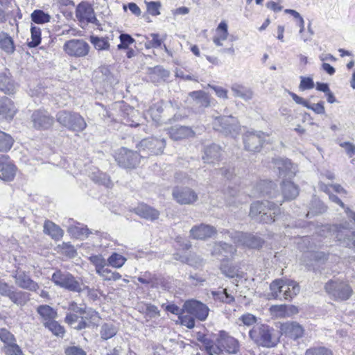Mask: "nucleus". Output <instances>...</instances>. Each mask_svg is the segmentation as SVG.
Here are the masks:
<instances>
[{"label": "nucleus", "instance_id": "f257e3e1", "mask_svg": "<svg viewBox=\"0 0 355 355\" xmlns=\"http://www.w3.org/2000/svg\"><path fill=\"white\" fill-rule=\"evenodd\" d=\"M197 340L209 355H221L223 352L235 354L239 351V343L234 337L225 331H220L216 340H213L208 334L198 332Z\"/></svg>", "mask_w": 355, "mask_h": 355}, {"label": "nucleus", "instance_id": "f03ea898", "mask_svg": "<svg viewBox=\"0 0 355 355\" xmlns=\"http://www.w3.org/2000/svg\"><path fill=\"white\" fill-rule=\"evenodd\" d=\"M274 166L279 171V176L285 178L282 181V190L284 199L292 200L299 193L298 188L292 182L288 180L295 174V167L291 160L284 158H276L273 160Z\"/></svg>", "mask_w": 355, "mask_h": 355}, {"label": "nucleus", "instance_id": "7ed1b4c3", "mask_svg": "<svg viewBox=\"0 0 355 355\" xmlns=\"http://www.w3.org/2000/svg\"><path fill=\"white\" fill-rule=\"evenodd\" d=\"M280 216L279 207L268 200L257 201L250 206V216L259 223L270 224L278 220Z\"/></svg>", "mask_w": 355, "mask_h": 355}, {"label": "nucleus", "instance_id": "20e7f679", "mask_svg": "<svg viewBox=\"0 0 355 355\" xmlns=\"http://www.w3.org/2000/svg\"><path fill=\"white\" fill-rule=\"evenodd\" d=\"M249 337L256 345L266 348L274 347L279 342L275 329L262 323L253 326L249 331Z\"/></svg>", "mask_w": 355, "mask_h": 355}, {"label": "nucleus", "instance_id": "39448f33", "mask_svg": "<svg viewBox=\"0 0 355 355\" xmlns=\"http://www.w3.org/2000/svg\"><path fill=\"white\" fill-rule=\"evenodd\" d=\"M56 120L62 127L76 132H83L87 125L79 113L71 111H59L56 114Z\"/></svg>", "mask_w": 355, "mask_h": 355}, {"label": "nucleus", "instance_id": "423d86ee", "mask_svg": "<svg viewBox=\"0 0 355 355\" xmlns=\"http://www.w3.org/2000/svg\"><path fill=\"white\" fill-rule=\"evenodd\" d=\"M212 125L215 130L233 137L239 135L241 130L238 119L232 115L216 116Z\"/></svg>", "mask_w": 355, "mask_h": 355}, {"label": "nucleus", "instance_id": "0eeeda50", "mask_svg": "<svg viewBox=\"0 0 355 355\" xmlns=\"http://www.w3.org/2000/svg\"><path fill=\"white\" fill-rule=\"evenodd\" d=\"M223 234H227L236 245H243L250 248H259L262 246L263 241L259 236L252 234L242 232L230 231L223 230Z\"/></svg>", "mask_w": 355, "mask_h": 355}, {"label": "nucleus", "instance_id": "6e6552de", "mask_svg": "<svg viewBox=\"0 0 355 355\" xmlns=\"http://www.w3.org/2000/svg\"><path fill=\"white\" fill-rule=\"evenodd\" d=\"M326 292L336 300H347L353 294V289L346 282L330 280L324 286Z\"/></svg>", "mask_w": 355, "mask_h": 355}, {"label": "nucleus", "instance_id": "1a4fd4ad", "mask_svg": "<svg viewBox=\"0 0 355 355\" xmlns=\"http://www.w3.org/2000/svg\"><path fill=\"white\" fill-rule=\"evenodd\" d=\"M166 146L164 139L155 137L146 138L141 140L138 146L139 153L141 158L150 155L161 154Z\"/></svg>", "mask_w": 355, "mask_h": 355}, {"label": "nucleus", "instance_id": "9d476101", "mask_svg": "<svg viewBox=\"0 0 355 355\" xmlns=\"http://www.w3.org/2000/svg\"><path fill=\"white\" fill-rule=\"evenodd\" d=\"M139 153L121 148L115 155V160L118 164L125 168H134L139 165L140 161Z\"/></svg>", "mask_w": 355, "mask_h": 355}, {"label": "nucleus", "instance_id": "9b49d317", "mask_svg": "<svg viewBox=\"0 0 355 355\" xmlns=\"http://www.w3.org/2000/svg\"><path fill=\"white\" fill-rule=\"evenodd\" d=\"M12 286L0 280V295L8 297L17 306L25 305L31 299L30 294L25 291H14Z\"/></svg>", "mask_w": 355, "mask_h": 355}, {"label": "nucleus", "instance_id": "f8f14e48", "mask_svg": "<svg viewBox=\"0 0 355 355\" xmlns=\"http://www.w3.org/2000/svg\"><path fill=\"white\" fill-rule=\"evenodd\" d=\"M89 45L83 40L73 39L65 42L64 50L69 56L80 58L86 56L89 51Z\"/></svg>", "mask_w": 355, "mask_h": 355}, {"label": "nucleus", "instance_id": "ddd939ff", "mask_svg": "<svg viewBox=\"0 0 355 355\" xmlns=\"http://www.w3.org/2000/svg\"><path fill=\"white\" fill-rule=\"evenodd\" d=\"M184 310L185 313H189L200 321H205L209 312V309L206 304L196 300H187L184 303Z\"/></svg>", "mask_w": 355, "mask_h": 355}, {"label": "nucleus", "instance_id": "4468645a", "mask_svg": "<svg viewBox=\"0 0 355 355\" xmlns=\"http://www.w3.org/2000/svg\"><path fill=\"white\" fill-rule=\"evenodd\" d=\"M266 137V135L262 131L247 132L243 136L245 149L250 152H259Z\"/></svg>", "mask_w": 355, "mask_h": 355}, {"label": "nucleus", "instance_id": "2eb2a0df", "mask_svg": "<svg viewBox=\"0 0 355 355\" xmlns=\"http://www.w3.org/2000/svg\"><path fill=\"white\" fill-rule=\"evenodd\" d=\"M33 126L37 130H46L54 123V118L45 110H35L31 117Z\"/></svg>", "mask_w": 355, "mask_h": 355}, {"label": "nucleus", "instance_id": "dca6fc26", "mask_svg": "<svg viewBox=\"0 0 355 355\" xmlns=\"http://www.w3.org/2000/svg\"><path fill=\"white\" fill-rule=\"evenodd\" d=\"M172 196L180 205H191L198 199L196 192L189 187H175L173 189Z\"/></svg>", "mask_w": 355, "mask_h": 355}, {"label": "nucleus", "instance_id": "f3484780", "mask_svg": "<svg viewBox=\"0 0 355 355\" xmlns=\"http://www.w3.org/2000/svg\"><path fill=\"white\" fill-rule=\"evenodd\" d=\"M76 16L79 21L87 22L100 26L99 21L96 17L92 6L87 2H81L76 9Z\"/></svg>", "mask_w": 355, "mask_h": 355}, {"label": "nucleus", "instance_id": "a211bd4d", "mask_svg": "<svg viewBox=\"0 0 355 355\" xmlns=\"http://www.w3.org/2000/svg\"><path fill=\"white\" fill-rule=\"evenodd\" d=\"M16 166L8 157H0V179L3 181H12L16 173Z\"/></svg>", "mask_w": 355, "mask_h": 355}, {"label": "nucleus", "instance_id": "6ab92c4d", "mask_svg": "<svg viewBox=\"0 0 355 355\" xmlns=\"http://www.w3.org/2000/svg\"><path fill=\"white\" fill-rule=\"evenodd\" d=\"M216 232V229L214 226L203 223L193 226L190 230V234L193 239L200 240L210 238Z\"/></svg>", "mask_w": 355, "mask_h": 355}, {"label": "nucleus", "instance_id": "aec40b11", "mask_svg": "<svg viewBox=\"0 0 355 355\" xmlns=\"http://www.w3.org/2000/svg\"><path fill=\"white\" fill-rule=\"evenodd\" d=\"M280 331L294 340L302 338L304 334L303 327L297 322H287L280 326Z\"/></svg>", "mask_w": 355, "mask_h": 355}, {"label": "nucleus", "instance_id": "412c9836", "mask_svg": "<svg viewBox=\"0 0 355 355\" xmlns=\"http://www.w3.org/2000/svg\"><path fill=\"white\" fill-rule=\"evenodd\" d=\"M15 282L19 288L33 292H37L40 286L29 275L24 272H18L14 276Z\"/></svg>", "mask_w": 355, "mask_h": 355}, {"label": "nucleus", "instance_id": "4be33fe9", "mask_svg": "<svg viewBox=\"0 0 355 355\" xmlns=\"http://www.w3.org/2000/svg\"><path fill=\"white\" fill-rule=\"evenodd\" d=\"M17 109L13 102L7 97L0 99V121L12 120L15 114Z\"/></svg>", "mask_w": 355, "mask_h": 355}, {"label": "nucleus", "instance_id": "5701e85b", "mask_svg": "<svg viewBox=\"0 0 355 355\" xmlns=\"http://www.w3.org/2000/svg\"><path fill=\"white\" fill-rule=\"evenodd\" d=\"M168 134L172 139L178 141L193 137L195 133L190 127L174 125L168 129Z\"/></svg>", "mask_w": 355, "mask_h": 355}, {"label": "nucleus", "instance_id": "b1692460", "mask_svg": "<svg viewBox=\"0 0 355 355\" xmlns=\"http://www.w3.org/2000/svg\"><path fill=\"white\" fill-rule=\"evenodd\" d=\"M288 279H275L270 285V296L274 299L284 300L286 296V288Z\"/></svg>", "mask_w": 355, "mask_h": 355}, {"label": "nucleus", "instance_id": "393cba45", "mask_svg": "<svg viewBox=\"0 0 355 355\" xmlns=\"http://www.w3.org/2000/svg\"><path fill=\"white\" fill-rule=\"evenodd\" d=\"M17 89V85L12 80L10 73L6 71L0 73V90L5 94H12Z\"/></svg>", "mask_w": 355, "mask_h": 355}, {"label": "nucleus", "instance_id": "a878e982", "mask_svg": "<svg viewBox=\"0 0 355 355\" xmlns=\"http://www.w3.org/2000/svg\"><path fill=\"white\" fill-rule=\"evenodd\" d=\"M134 211L140 217L150 220L157 219L159 216V212L157 209L146 204L139 205L135 208Z\"/></svg>", "mask_w": 355, "mask_h": 355}, {"label": "nucleus", "instance_id": "bb28decb", "mask_svg": "<svg viewBox=\"0 0 355 355\" xmlns=\"http://www.w3.org/2000/svg\"><path fill=\"white\" fill-rule=\"evenodd\" d=\"M220 155V146L216 144H212L205 148L202 159L206 163H214L215 162L219 160Z\"/></svg>", "mask_w": 355, "mask_h": 355}, {"label": "nucleus", "instance_id": "cd10ccee", "mask_svg": "<svg viewBox=\"0 0 355 355\" xmlns=\"http://www.w3.org/2000/svg\"><path fill=\"white\" fill-rule=\"evenodd\" d=\"M236 249L232 245L228 244L225 242L215 243L211 251L212 255H223L225 257H232Z\"/></svg>", "mask_w": 355, "mask_h": 355}, {"label": "nucleus", "instance_id": "c85d7f7f", "mask_svg": "<svg viewBox=\"0 0 355 355\" xmlns=\"http://www.w3.org/2000/svg\"><path fill=\"white\" fill-rule=\"evenodd\" d=\"M336 239L340 245L355 249V232L348 230H339L336 234Z\"/></svg>", "mask_w": 355, "mask_h": 355}, {"label": "nucleus", "instance_id": "c756f323", "mask_svg": "<svg viewBox=\"0 0 355 355\" xmlns=\"http://www.w3.org/2000/svg\"><path fill=\"white\" fill-rule=\"evenodd\" d=\"M64 289L68 290L71 292L75 293H82L83 291H87L89 293L90 291V288L87 286H84L81 284L76 278L72 275L70 274L69 277L67 278V283L64 287Z\"/></svg>", "mask_w": 355, "mask_h": 355}, {"label": "nucleus", "instance_id": "7c9ffc66", "mask_svg": "<svg viewBox=\"0 0 355 355\" xmlns=\"http://www.w3.org/2000/svg\"><path fill=\"white\" fill-rule=\"evenodd\" d=\"M231 89L234 96L241 98L245 101L251 100L253 97L252 90L242 85L234 83L232 85Z\"/></svg>", "mask_w": 355, "mask_h": 355}, {"label": "nucleus", "instance_id": "2f4dec72", "mask_svg": "<svg viewBox=\"0 0 355 355\" xmlns=\"http://www.w3.org/2000/svg\"><path fill=\"white\" fill-rule=\"evenodd\" d=\"M37 313L41 317L43 323L55 319L58 315L57 311L46 304L38 306Z\"/></svg>", "mask_w": 355, "mask_h": 355}, {"label": "nucleus", "instance_id": "473e14b6", "mask_svg": "<svg viewBox=\"0 0 355 355\" xmlns=\"http://www.w3.org/2000/svg\"><path fill=\"white\" fill-rule=\"evenodd\" d=\"M44 232L54 240H60L64 234L63 230L54 223L46 220L44 225Z\"/></svg>", "mask_w": 355, "mask_h": 355}, {"label": "nucleus", "instance_id": "72a5a7b5", "mask_svg": "<svg viewBox=\"0 0 355 355\" xmlns=\"http://www.w3.org/2000/svg\"><path fill=\"white\" fill-rule=\"evenodd\" d=\"M211 294L215 300H218L223 303L230 304L235 301L234 297L227 292V288L219 291H211Z\"/></svg>", "mask_w": 355, "mask_h": 355}, {"label": "nucleus", "instance_id": "f704fd0d", "mask_svg": "<svg viewBox=\"0 0 355 355\" xmlns=\"http://www.w3.org/2000/svg\"><path fill=\"white\" fill-rule=\"evenodd\" d=\"M0 49L7 53H12L15 51L13 40L7 33L0 34Z\"/></svg>", "mask_w": 355, "mask_h": 355}, {"label": "nucleus", "instance_id": "c9c22d12", "mask_svg": "<svg viewBox=\"0 0 355 355\" xmlns=\"http://www.w3.org/2000/svg\"><path fill=\"white\" fill-rule=\"evenodd\" d=\"M89 260L95 266V270L98 275L105 272L104 269L107 266V261L101 254L92 255L89 257Z\"/></svg>", "mask_w": 355, "mask_h": 355}, {"label": "nucleus", "instance_id": "e433bc0d", "mask_svg": "<svg viewBox=\"0 0 355 355\" xmlns=\"http://www.w3.org/2000/svg\"><path fill=\"white\" fill-rule=\"evenodd\" d=\"M70 274L69 272L58 270L52 275L51 281L55 285L64 288Z\"/></svg>", "mask_w": 355, "mask_h": 355}, {"label": "nucleus", "instance_id": "4c0bfd02", "mask_svg": "<svg viewBox=\"0 0 355 355\" xmlns=\"http://www.w3.org/2000/svg\"><path fill=\"white\" fill-rule=\"evenodd\" d=\"M70 274L69 272L58 270L52 275L51 281L55 285L64 288Z\"/></svg>", "mask_w": 355, "mask_h": 355}, {"label": "nucleus", "instance_id": "58836bf2", "mask_svg": "<svg viewBox=\"0 0 355 355\" xmlns=\"http://www.w3.org/2000/svg\"><path fill=\"white\" fill-rule=\"evenodd\" d=\"M117 333V329L113 324L104 323L100 331L101 338L103 340H108L114 337Z\"/></svg>", "mask_w": 355, "mask_h": 355}, {"label": "nucleus", "instance_id": "ea45409f", "mask_svg": "<svg viewBox=\"0 0 355 355\" xmlns=\"http://www.w3.org/2000/svg\"><path fill=\"white\" fill-rule=\"evenodd\" d=\"M83 314L84 315L82 317L84 318L90 325L97 326L101 318L96 311L91 308L87 309L85 306V312Z\"/></svg>", "mask_w": 355, "mask_h": 355}, {"label": "nucleus", "instance_id": "a19ab883", "mask_svg": "<svg viewBox=\"0 0 355 355\" xmlns=\"http://www.w3.org/2000/svg\"><path fill=\"white\" fill-rule=\"evenodd\" d=\"M286 286L288 288L286 290L288 292H286L284 300H291L300 293V287L298 283L291 279H288Z\"/></svg>", "mask_w": 355, "mask_h": 355}, {"label": "nucleus", "instance_id": "79ce46f5", "mask_svg": "<svg viewBox=\"0 0 355 355\" xmlns=\"http://www.w3.org/2000/svg\"><path fill=\"white\" fill-rule=\"evenodd\" d=\"M44 326L57 336L63 337L65 334L64 329L55 319L44 322Z\"/></svg>", "mask_w": 355, "mask_h": 355}, {"label": "nucleus", "instance_id": "37998d69", "mask_svg": "<svg viewBox=\"0 0 355 355\" xmlns=\"http://www.w3.org/2000/svg\"><path fill=\"white\" fill-rule=\"evenodd\" d=\"M13 144L12 137L6 132L0 130V152L9 150Z\"/></svg>", "mask_w": 355, "mask_h": 355}, {"label": "nucleus", "instance_id": "c03bdc74", "mask_svg": "<svg viewBox=\"0 0 355 355\" xmlns=\"http://www.w3.org/2000/svg\"><path fill=\"white\" fill-rule=\"evenodd\" d=\"M107 265L116 268H121L125 263L126 259L116 252L112 253L107 260Z\"/></svg>", "mask_w": 355, "mask_h": 355}, {"label": "nucleus", "instance_id": "a18cd8bd", "mask_svg": "<svg viewBox=\"0 0 355 355\" xmlns=\"http://www.w3.org/2000/svg\"><path fill=\"white\" fill-rule=\"evenodd\" d=\"M304 355H334V352L324 346H314L308 348Z\"/></svg>", "mask_w": 355, "mask_h": 355}, {"label": "nucleus", "instance_id": "49530a36", "mask_svg": "<svg viewBox=\"0 0 355 355\" xmlns=\"http://www.w3.org/2000/svg\"><path fill=\"white\" fill-rule=\"evenodd\" d=\"M51 16L42 10H35L31 14V19L36 24L47 23L51 19Z\"/></svg>", "mask_w": 355, "mask_h": 355}, {"label": "nucleus", "instance_id": "de8ad7c7", "mask_svg": "<svg viewBox=\"0 0 355 355\" xmlns=\"http://www.w3.org/2000/svg\"><path fill=\"white\" fill-rule=\"evenodd\" d=\"M31 41L28 42L31 48L37 46L41 42V30L39 27L32 26L31 28Z\"/></svg>", "mask_w": 355, "mask_h": 355}, {"label": "nucleus", "instance_id": "09e8293b", "mask_svg": "<svg viewBox=\"0 0 355 355\" xmlns=\"http://www.w3.org/2000/svg\"><path fill=\"white\" fill-rule=\"evenodd\" d=\"M90 41L94 46L95 49L98 51L108 50L110 48V43L107 38L92 36Z\"/></svg>", "mask_w": 355, "mask_h": 355}, {"label": "nucleus", "instance_id": "8fccbe9b", "mask_svg": "<svg viewBox=\"0 0 355 355\" xmlns=\"http://www.w3.org/2000/svg\"><path fill=\"white\" fill-rule=\"evenodd\" d=\"M150 35L152 37V40L146 42L145 43V47L146 49H158L162 47V43L166 39V35L163 36L162 38L159 37L157 33H151Z\"/></svg>", "mask_w": 355, "mask_h": 355}, {"label": "nucleus", "instance_id": "3c124183", "mask_svg": "<svg viewBox=\"0 0 355 355\" xmlns=\"http://www.w3.org/2000/svg\"><path fill=\"white\" fill-rule=\"evenodd\" d=\"M119 38L120 40V43L117 45L119 50L128 49L129 46L135 42V39L128 33H121Z\"/></svg>", "mask_w": 355, "mask_h": 355}, {"label": "nucleus", "instance_id": "603ef678", "mask_svg": "<svg viewBox=\"0 0 355 355\" xmlns=\"http://www.w3.org/2000/svg\"><path fill=\"white\" fill-rule=\"evenodd\" d=\"M92 178L95 182L104 185L106 187H110L112 185L110 177L107 174L102 172L93 173Z\"/></svg>", "mask_w": 355, "mask_h": 355}, {"label": "nucleus", "instance_id": "864d4df0", "mask_svg": "<svg viewBox=\"0 0 355 355\" xmlns=\"http://www.w3.org/2000/svg\"><path fill=\"white\" fill-rule=\"evenodd\" d=\"M68 232L75 237L87 236L92 232L87 227L71 225L68 227Z\"/></svg>", "mask_w": 355, "mask_h": 355}, {"label": "nucleus", "instance_id": "5fc2aeb1", "mask_svg": "<svg viewBox=\"0 0 355 355\" xmlns=\"http://www.w3.org/2000/svg\"><path fill=\"white\" fill-rule=\"evenodd\" d=\"M239 190L237 188L231 187L228 186L227 189L225 190L224 195L226 199V201L229 205H233L236 203V198L239 197Z\"/></svg>", "mask_w": 355, "mask_h": 355}, {"label": "nucleus", "instance_id": "6e6d98bb", "mask_svg": "<svg viewBox=\"0 0 355 355\" xmlns=\"http://www.w3.org/2000/svg\"><path fill=\"white\" fill-rule=\"evenodd\" d=\"M104 270L105 272L98 275L104 281H116L121 278V275L118 272L112 271L107 268Z\"/></svg>", "mask_w": 355, "mask_h": 355}, {"label": "nucleus", "instance_id": "4d7b16f0", "mask_svg": "<svg viewBox=\"0 0 355 355\" xmlns=\"http://www.w3.org/2000/svg\"><path fill=\"white\" fill-rule=\"evenodd\" d=\"M3 352L6 355H24L21 349L15 342L6 345L3 347Z\"/></svg>", "mask_w": 355, "mask_h": 355}, {"label": "nucleus", "instance_id": "13d9d810", "mask_svg": "<svg viewBox=\"0 0 355 355\" xmlns=\"http://www.w3.org/2000/svg\"><path fill=\"white\" fill-rule=\"evenodd\" d=\"M189 96L193 98L195 103L199 99H201L203 101L205 106H209L210 105L209 97L207 94L203 91H193L189 94Z\"/></svg>", "mask_w": 355, "mask_h": 355}, {"label": "nucleus", "instance_id": "bf43d9fd", "mask_svg": "<svg viewBox=\"0 0 355 355\" xmlns=\"http://www.w3.org/2000/svg\"><path fill=\"white\" fill-rule=\"evenodd\" d=\"M221 271L223 274L229 278L241 277V275H239V269L235 266H223L221 267Z\"/></svg>", "mask_w": 355, "mask_h": 355}, {"label": "nucleus", "instance_id": "052dcab7", "mask_svg": "<svg viewBox=\"0 0 355 355\" xmlns=\"http://www.w3.org/2000/svg\"><path fill=\"white\" fill-rule=\"evenodd\" d=\"M162 307H164L166 311L170 312L174 315H178L179 318L182 317V315L185 313V310H184V306L182 308H180L177 305L174 304H169L165 305L163 304L162 305Z\"/></svg>", "mask_w": 355, "mask_h": 355}, {"label": "nucleus", "instance_id": "680f3d73", "mask_svg": "<svg viewBox=\"0 0 355 355\" xmlns=\"http://www.w3.org/2000/svg\"><path fill=\"white\" fill-rule=\"evenodd\" d=\"M0 340L6 345H9L15 342V338L9 331L6 329L0 330Z\"/></svg>", "mask_w": 355, "mask_h": 355}, {"label": "nucleus", "instance_id": "e2e57ef3", "mask_svg": "<svg viewBox=\"0 0 355 355\" xmlns=\"http://www.w3.org/2000/svg\"><path fill=\"white\" fill-rule=\"evenodd\" d=\"M262 185H264L266 187V189L261 191V193H262L263 196L267 195V196H269L271 198H276L275 191H273V190H274L273 186L275 185V184L272 182H271V181L265 182L264 181L263 184H260L259 187H262Z\"/></svg>", "mask_w": 355, "mask_h": 355}, {"label": "nucleus", "instance_id": "0e129e2a", "mask_svg": "<svg viewBox=\"0 0 355 355\" xmlns=\"http://www.w3.org/2000/svg\"><path fill=\"white\" fill-rule=\"evenodd\" d=\"M59 247L64 252V253L69 257H75L77 254L74 247L69 243L63 242L61 245H59Z\"/></svg>", "mask_w": 355, "mask_h": 355}, {"label": "nucleus", "instance_id": "69168bd1", "mask_svg": "<svg viewBox=\"0 0 355 355\" xmlns=\"http://www.w3.org/2000/svg\"><path fill=\"white\" fill-rule=\"evenodd\" d=\"M161 3L159 1H150L147 3V10L153 16H157L160 14L159 8Z\"/></svg>", "mask_w": 355, "mask_h": 355}, {"label": "nucleus", "instance_id": "338daca9", "mask_svg": "<svg viewBox=\"0 0 355 355\" xmlns=\"http://www.w3.org/2000/svg\"><path fill=\"white\" fill-rule=\"evenodd\" d=\"M300 80L301 81L299 86L300 90L304 91L314 87V82L311 78L301 76Z\"/></svg>", "mask_w": 355, "mask_h": 355}, {"label": "nucleus", "instance_id": "774afa93", "mask_svg": "<svg viewBox=\"0 0 355 355\" xmlns=\"http://www.w3.org/2000/svg\"><path fill=\"white\" fill-rule=\"evenodd\" d=\"M65 355H87V352L79 346H69L64 349Z\"/></svg>", "mask_w": 355, "mask_h": 355}]
</instances>
